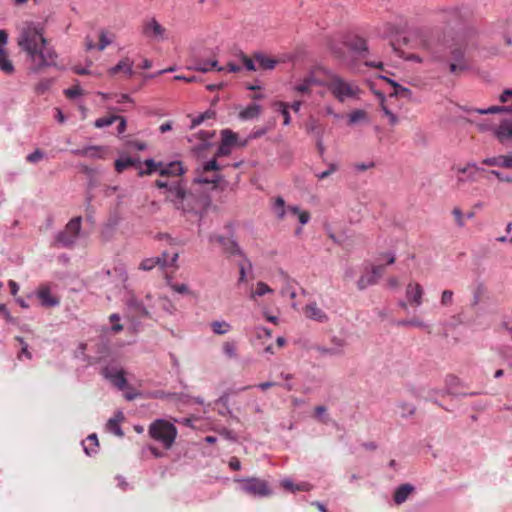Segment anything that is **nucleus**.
<instances>
[{
	"label": "nucleus",
	"mask_w": 512,
	"mask_h": 512,
	"mask_svg": "<svg viewBox=\"0 0 512 512\" xmlns=\"http://www.w3.org/2000/svg\"><path fill=\"white\" fill-rule=\"evenodd\" d=\"M18 45L32 63V71L55 64L56 54L48 45L43 34H20Z\"/></svg>",
	"instance_id": "obj_1"
},
{
	"label": "nucleus",
	"mask_w": 512,
	"mask_h": 512,
	"mask_svg": "<svg viewBox=\"0 0 512 512\" xmlns=\"http://www.w3.org/2000/svg\"><path fill=\"white\" fill-rule=\"evenodd\" d=\"M474 16V11L467 4L449 6L438 9L435 12V20L448 28H459L469 23Z\"/></svg>",
	"instance_id": "obj_2"
},
{
	"label": "nucleus",
	"mask_w": 512,
	"mask_h": 512,
	"mask_svg": "<svg viewBox=\"0 0 512 512\" xmlns=\"http://www.w3.org/2000/svg\"><path fill=\"white\" fill-rule=\"evenodd\" d=\"M331 94L339 102L360 99L362 90L354 81H346L337 74L329 73V81L325 84Z\"/></svg>",
	"instance_id": "obj_3"
},
{
	"label": "nucleus",
	"mask_w": 512,
	"mask_h": 512,
	"mask_svg": "<svg viewBox=\"0 0 512 512\" xmlns=\"http://www.w3.org/2000/svg\"><path fill=\"white\" fill-rule=\"evenodd\" d=\"M235 482L239 483V490L241 492L252 497L264 498L273 494L269 483L258 477L237 478Z\"/></svg>",
	"instance_id": "obj_4"
},
{
	"label": "nucleus",
	"mask_w": 512,
	"mask_h": 512,
	"mask_svg": "<svg viewBox=\"0 0 512 512\" xmlns=\"http://www.w3.org/2000/svg\"><path fill=\"white\" fill-rule=\"evenodd\" d=\"M149 435L161 442L166 449H169L175 441L177 429L173 424L163 419H158L150 425Z\"/></svg>",
	"instance_id": "obj_5"
},
{
	"label": "nucleus",
	"mask_w": 512,
	"mask_h": 512,
	"mask_svg": "<svg viewBox=\"0 0 512 512\" xmlns=\"http://www.w3.org/2000/svg\"><path fill=\"white\" fill-rule=\"evenodd\" d=\"M81 222L82 218L80 216L72 218L65 228L57 233V244L65 248L73 247L81 236Z\"/></svg>",
	"instance_id": "obj_6"
},
{
	"label": "nucleus",
	"mask_w": 512,
	"mask_h": 512,
	"mask_svg": "<svg viewBox=\"0 0 512 512\" xmlns=\"http://www.w3.org/2000/svg\"><path fill=\"white\" fill-rule=\"evenodd\" d=\"M273 210L279 220H283L286 216L297 218L301 225H305L310 220V214L307 211L301 210L298 206H285V201L282 197H277Z\"/></svg>",
	"instance_id": "obj_7"
},
{
	"label": "nucleus",
	"mask_w": 512,
	"mask_h": 512,
	"mask_svg": "<svg viewBox=\"0 0 512 512\" xmlns=\"http://www.w3.org/2000/svg\"><path fill=\"white\" fill-rule=\"evenodd\" d=\"M210 241H217L222 245L224 252L229 257H239L240 259H243L244 261L247 262L248 268L252 267L251 261L246 257L245 253L243 252L238 242L234 238L216 235L211 236Z\"/></svg>",
	"instance_id": "obj_8"
},
{
	"label": "nucleus",
	"mask_w": 512,
	"mask_h": 512,
	"mask_svg": "<svg viewBox=\"0 0 512 512\" xmlns=\"http://www.w3.org/2000/svg\"><path fill=\"white\" fill-rule=\"evenodd\" d=\"M332 347L330 346H323L319 344H313L309 347V349L315 350L318 352L321 356H330V357H340L343 356L345 353V347L347 345V342L343 338H339L336 336H333L331 338Z\"/></svg>",
	"instance_id": "obj_9"
},
{
	"label": "nucleus",
	"mask_w": 512,
	"mask_h": 512,
	"mask_svg": "<svg viewBox=\"0 0 512 512\" xmlns=\"http://www.w3.org/2000/svg\"><path fill=\"white\" fill-rule=\"evenodd\" d=\"M188 195L187 189L181 180L171 181V186L166 193L167 199L171 201L177 209L184 210V200Z\"/></svg>",
	"instance_id": "obj_10"
},
{
	"label": "nucleus",
	"mask_w": 512,
	"mask_h": 512,
	"mask_svg": "<svg viewBox=\"0 0 512 512\" xmlns=\"http://www.w3.org/2000/svg\"><path fill=\"white\" fill-rule=\"evenodd\" d=\"M425 291L423 286L415 281H410L405 288V298L410 306L419 308L424 303Z\"/></svg>",
	"instance_id": "obj_11"
},
{
	"label": "nucleus",
	"mask_w": 512,
	"mask_h": 512,
	"mask_svg": "<svg viewBox=\"0 0 512 512\" xmlns=\"http://www.w3.org/2000/svg\"><path fill=\"white\" fill-rule=\"evenodd\" d=\"M102 375L119 390H124L127 387L125 371L121 367L108 365L102 369Z\"/></svg>",
	"instance_id": "obj_12"
},
{
	"label": "nucleus",
	"mask_w": 512,
	"mask_h": 512,
	"mask_svg": "<svg viewBox=\"0 0 512 512\" xmlns=\"http://www.w3.org/2000/svg\"><path fill=\"white\" fill-rule=\"evenodd\" d=\"M151 300V295L146 296L147 303H144L135 297H131L127 300V306L132 313L141 318H152L153 305L151 304Z\"/></svg>",
	"instance_id": "obj_13"
},
{
	"label": "nucleus",
	"mask_w": 512,
	"mask_h": 512,
	"mask_svg": "<svg viewBox=\"0 0 512 512\" xmlns=\"http://www.w3.org/2000/svg\"><path fill=\"white\" fill-rule=\"evenodd\" d=\"M7 43L8 34H0V70L6 75H12L15 72V67L10 59Z\"/></svg>",
	"instance_id": "obj_14"
},
{
	"label": "nucleus",
	"mask_w": 512,
	"mask_h": 512,
	"mask_svg": "<svg viewBox=\"0 0 512 512\" xmlns=\"http://www.w3.org/2000/svg\"><path fill=\"white\" fill-rule=\"evenodd\" d=\"M305 317L311 321L325 324L329 321V315L315 301L307 303L303 308Z\"/></svg>",
	"instance_id": "obj_15"
},
{
	"label": "nucleus",
	"mask_w": 512,
	"mask_h": 512,
	"mask_svg": "<svg viewBox=\"0 0 512 512\" xmlns=\"http://www.w3.org/2000/svg\"><path fill=\"white\" fill-rule=\"evenodd\" d=\"M383 274L382 266H373L371 270H366L357 281V288L365 290L369 286L375 285Z\"/></svg>",
	"instance_id": "obj_16"
},
{
	"label": "nucleus",
	"mask_w": 512,
	"mask_h": 512,
	"mask_svg": "<svg viewBox=\"0 0 512 512\" xmlns=\"http://www.w3.org/2000/svg\"><path fill=\"white\" fill-rule=\"evenodd\" d=\"M456 171L459 174L457 178L458 183H465L475 182L477 180V173L484 171V169L477 166L475 162H469L465 166L458 167Z\"/></svg>",
	"instance_id": "obj_17"
},
{
	"label": "nucleus",
	"mask_w": 512,
	"mask_h": 512,
	"mask_svg": "<svg viewBox=\"0 0 512 512\" xmlns=\"http://www.w3.org/2000/svg\"><path fill=\"white\" fill-rule=\"evenodd\" d=\"M314 85H324L318 81L313 73L304 77L299 83L293 85L292 90L300 94H308L311 91V87Z\"/></svg>",
	"instance_id": "obj_18"
},
{
	"label": "nucleus",
	"mask_w": 512,
	"mask_h": 512,
	"mask_svg": "<svg viewBox=\"0 0 512 512\" xmlns=\"http://www.w3.org/2000/svg\"><path fill=\"white\" fill-rule=\"evenodd\" d=\"M482 163L487 166H496L506 169H512V153L487 157L482 160Z\"/></svg>",
	"instance_id": "obj_19"
},
{
	"label": "nucleus",
	"mask_w": 512,
	"mask_h": 512,
	"mask_svg": "<svg viewBox=\"0 0 512 512\" xmlns=\"http://www.w3.org/2000/svg\"><path fill=\"white\" fill-rule=\"evenodd\" d=\"M98 41L97 44L94 43V40L90 37L86 38L85 46L87 50L98 49L99 51L104 50L109 44L113 42V38L108 34H94Z\"/></svg>",
	"instance_id": "obj_20"
},
{
	"label": "nucleus",
	"mask_w": 512,
	"mask_h": 512,
	"mask_svg": "<svg viewBox=\"0 0 512 512\" xmlns=\"http://www.w3.org/2000/svg\"><path fill=\"white\" fill-rule=\"evenodd\" d=\"M415 490V487L412 485V484H402L400 486H398L395 491H394V495H393V500L395 502V504L397 505H401L403 504L408 498L409 496L414 492Z\"/></svg>",
	"instance_id": "obj_21"
},
{
	"label": "nucleus",
	"mask_w": 512,
	"mask_h": 512,
	"mask_svg": "<svg viewBox=\"0 0 512 512\" xmlns=\"http://www.w3.org/2000/svg\"><path fill=\"white\" fill-rule=\"evenodd\" d=\"M345 44L348 46L350 51L359 56H364L368 51L366 41L356 35L352 39H346Z\"/></svg>",
	"instance_id": "obj_22"
},
{
	"label": "nucleus",
	"mask_w": 512,
	"mask_h": 512,
	"mask_svg": "<svg viewBox=\"0 0 512 512\" xmlns=\"http://www.w3.org/2000/svg\"><path fill=\"white\" fill-rule=\"evenodd\" d=\"M161 176H181L184 174V168L180 161H172L167 164L163 163V166L159 169Z\"/></svg>",
	"instance_id": "obj_23"
},
{
	"label": "nucleus",
	"mask_w": 512,
	"mask_h": 512,
	"mask_svg": "<svg viewBox=\"0 0 512 512\" xmlns=\"http://www.w3.org/2000/svg\"><path fill=\"white\" fill-rule=\"evenodd\" d=\"M452 56H453V59H454V62H452L450 64V71L452 73H457V72H460V71L468 70L469 66L466 63L465 59H464V53H463L462 50L455 49L452 52Z\"/></svg>",
	"instance_id": "obj_24"
},
{
	"label": "nucleus",
	"mask_w": 512,
	"mask_h": 512,
	"mask_svg": "<svg viewBox=\"0 0 512 512\" xmlns=\"http://www.w3.org/2000/svg\"><path fill=\"white\" fill-rule=\"evenodd\" d=\"M494 134L500 142L512 140V121L504 120L495 128Z\"/></svg>",
	"instance_id": "obj_25"
},
{
	"label": "nucleus",
	"mask_w": 512,
	"mask_h": 512,
	"mask_svg": "<svg viewBox=\"0 0 512 512\" xmlns=\"http://www.w3.org/2000/svg\"><path fill=\"white\" fill-rule=\"evenodd\" d=\"M261 106L256 103H251L239 112V118L244 121L253 120L261 114Z\"/></svg>",
	"instance_id": "obj_26"
},
{
	"label": "nucleus",
	"mask_w": 512,
	"mask_h": 512,
	"mask_svg": "<svg viewBox=\"0 0 512 512\" xmlns=\"http://www.w3.org/2000/svg\"><path fill=\"white\" fill-rule=\"evenodd\" d=\"M37 296L43 306L55 307L59 305V300L53 296L48 288H42L38 291Z\"/></svg>",
	"instance_id": "obj_27"
},
{
	"label": "nucleus",
	"mask_w": 512,
	"mask_h": 512,
	"mask_svg": "<svg viewBox=\"0 0 512 512\" xmlns=\"http://www.w3.org/2000/svg\"><path fill=\"white\" fill-rule=\"evenodd\" d=\"M98 437L95 433L90 434L85 441L82 442L84 452L88 456L95 455L98 451Z\"/></svg>",
	"instance_id": "obj_28"
},
{
	"label": "nucleus",
	"mask_w": 512,
	"mask_h": 512,
	"mask_svg": "<svg viewBox=\"0 0 512 512\" xmlns=\"http://www.w3.org/2000/svg\"><path fill=\"white\" fill-rule=\"evenodd\" d=\"M133 62L129 58H124L117 65L112 67L110 69L111 74H116L119 71H124L129 77H131L134 74V71L132 69Z\"/></svg>",
	"instance_id": "obj_29"
},
{
	"label": "nucleus",
	"mask_w": 512,
	"mask_h": 512,
	"mask_svg": "<svg viewBox=\"0 0 512 512\" xmlns=\"http://www.w3.org/2000/svg\"><path fill=\"white\" fill-rule=\"evenodd\" d=\"M268 293H273V289H271L266 283L260 281L256 284V289L251 291L250 299L255 301L257 297L264 296Z\"/></svg>",
	"instance_id": "obj_30"
},
{
	"label": "nucleus",
	"mask_w": 512,
	"mask_h": 512,
	"mask_svg": "<svg viewBox=\"0 0 512 512\" xmlns=\"http://www.w3.org/2000/svg\"><path fill=\"white\" fill-rule=\"evenodd\" d=\"M179 258L178 253H174L170 259H168V253L163 252L160 256L155 257V259H159V263H157V266L161 268H165L168 266L174 265Z\"/></svg>",
	"instance_id": "obj_31"
},
{
	"label": "nucleus",
	"mask_w": 512,
	"mask_h": 512,
	"mask_svg": "<svg viewBox=\"0 0 512 512\" xmlns=\"http://www.w3.org/2000/svg\"><path fill=\"white\" fill-rule=\"evenodd\" d=\"M274 106L282 114L284 118L283 124L288 126L291 123L289 104L282 101H277L274 103Z\"/></svg>",
	"instance_id": "obj_32"
},
{
	"label": "nucleus",
	"mask_w": 512,
	"mask_h": 512,
	"mask_svg": "<svg viewBox=\"0 0 512 512\" xmlns=\"http://www.w3.org/2000/svg\"><path fill=\"white\" fill-rule=\"evenodd\" d=\"M195 70L206 73L210 71L211 68L217 69V71H222L224 68L218 65L217 60H213L210 62H199L193 67Z\"/></svg>",
	"instance_id": "obj_33"
},
{
	"label": "nucleus",
	"mask_w": 512,
	"mask_h": 512,
	"mask_svg": "<svg viewBox=\"0 0 512 512\" xmlns=\"http://www.w3.org/2000/svg\"><path fill=\"white\" fill-rule=\"evenodd\" d=\"M211 328L215 334L225 335L231 330V325L226 321H213Z\"/></svg>",
	"instance_id": "obj_34"
},
{
	"label": "nucleus",
	"mask_w": 512,
	"mask_h": 512,
	"mask_svg": "<svg viewBox=\"0 0 512 512\" xmlns=\"http://www.w3.org/2000/svg\"><path fill=\"white\" fill-rule=\"evenodd\" d=\"M138 162L139 160L130 157L120 158L115 161V169L120 173L128 167L135 166Z\"/></svg>",
	"instance_id": "obj_35"
},
{
	"label": "nucleus",
	"mask_w": 512,
	"mask_h": 512,
	"mask_svg": "<svg viewBox=\"0 0 512 512\" xmlns=\"http://www.w3.org/2000/svg\"><path fill=\"white\" fill-rule=\"evenodd\" d=\"M144 163L147 166V169L145 171L141 170L139 172L140 176L150 175V174H152L153 172H156V171L159 172L160 167L163 166V162H156L155 160H153L151 158L150 159H146Z\"/></svg>",
	"instance_id": "obj_36"
},
{
	"label": "nucleus",
	"mask_w": 512,
	"mask_h": 512,
	"mask_svg": "<svg viewBox=\"0 0 512 512\" xmlns=\"http://www.w3.org/2000/svg\"><path fill=\"white\" fill-rule=\"evenodd\" d=\"M237 134L229 129H224L221 131V143L228 145L232 148L233 145L236 144Z\"/></svg>",
	"instance_id": "obj_37"
},
{
	"label": "nucleus",
	"mask_w": 512,
	"mask_h": 512,
	"mask_svg": "<svg viewBox=\"0 0 512 512\" xmlns=\"http://www.w3.org/2000/svg\"><path fill=\"white\" fill-rule=\"evenodd\" d=\"M486 291V287L482 282H478L475 284L473 288V299H472V306H476L479 304L481 297Z\"/></svg>",
	"instance_id": "obj_38"
},
{
	"label": "nucleus",
	"mask_w": 512,
	"mask_h": 512,
	"mask_svg": "<svg viewBox=\"0 0 512 512\" xmlns=\"http://www.w3.org/2000/svg\"><path fill=\"white\" fill-rule=\"evenodd\" d=\"M255 60L263 69H273L276 65V61L274 59L268 58L263 54H256Z\"/></svg>",
	"instance_id": "obj_39"
},
{
	"label": "nucleus",
	"mask_w": 512,
	"mask_h": 512,
	"mask_svg": "<svg viewBox=\"0 0 512 512\" xmlns=\"http://www.w3.org/2000/svg\"><path fill=\"white\" fill-rule=\"evenodd\" d=\"M440 304L442 307H450L454 304V292L450 289H445L441 292Z\"/></svg>",
	"instance_id": "obj_40"
},
{
	"label": "nucleus",
	"mask_w": 512,
	"mask_h": 512,
	"mask_svg": "<svg viewBox=\"0 0 512 512\" xmlns=\"http://www.w3.org/2000/svg\"><path fill=\"white\" fill-rule=\"evenodd\" d=\"M399 414L403 418H407L412 416L415 413V407L414 405L406 402H401L398 405Z\"/></svg>",
	"instance_id": "obj_41"
},
{
	"label": "nucleus",
	"mask_w": 512,
	"mask_h": 512,
	"mask_svg": "<svg viewBox=\"0 0 512 512\" xmlns=\"http://www.w3.org/2000/svg\"><path fill=\"white\" fill-rule=\"evenodd\" d=\"M223 352L224 354L231 359H234L237 357V347L236 344L232 341H226L224 342L223 346Z\"/></svg>",
	"instance_id": "obj_42"
},
{
	"label": "nucleus",
	"mask_w": 512,
	"mask_h": 512,
	"mask_svg": "<svg viewBox=\"0 0 512 512\" xmlns=\"http://www.w3.org/2000/svg\"><path fill=\"white\" fill-rule=\"evenodd\" d=\"M107 430L112 432L118 437H123L124 432L120 426V422H117V420L109 419L106 424Z\"/></svg>",
	"instance_id": "obj_43"
},
{
	"label": "nucleus",
	"mask_w": 512,
	"mask_h": 512,
	"mask_svg": "<svg viewBox=\"0 0 512 512\" xmlns=\"http://www.w3.org/2000/svg\"><path fill=\"white\" fill-rule=\"evenodd\" d=\"M381 110L383 114L388 118V121L391 125H396L398 123V117L394 114L384 103V97H382V101L380 104Z\"/></svg>",
	"instance_id": "obj_44"
},
{
	"label": "nucleus",
	"mask_w": 512,
	"mask_h": 512,
	"mask_svg": "<svg viewBox=\"0 0 512 512\" xmlns=\"http://www.w3.org/2000/svg\"><path fill=\"white\" fill-rule=\"evenodd\" d=\"M474 112L478 114H495V113H501L505 111H510V107H503V106H491L487 109H474Z\"/></svg>",
	"instance_id": "obj_45"
},
{
	"label": "nucleus",
	"mask_w": 512,
	"mask_h": 512,
	"mask_svg": "<svg viewBox=\"0 0 512 512\" xmlns=\"http://www.w3.org/2000/svg\"><path fill=\"white\" fill-rule=\"evenodd\" d=\"M143 32L158 33L162 31L160 24L154 18H151L144 23Z\"/></svg>",
	"instance_id": "obj_46"
},
{
	"label": "nucleus",
	"mask_w": 512,
	"mask_h": 512,
	"mask_svg": "<svg viewBox=\"0 0 512 512\" xmlns=\"http://www.w3.org/2000/svg\"><path fill=\"white\" fill-rule=\"evenodd\" d=\"M118 116L112 115L108 117H102L95 121V127L97 128H104L112 125L115 121H117Z\"/></svg>",
	"instance_id": "obj_47"
},
{
	"label": "nucleus",
	"mask_w": 512,
	"mask_h": 512,
	"mask_svg": "<svg viewBox=\"0 0 512 512\" xmlns=\"http://www.w3.org/2000/svg\"><path fill=\"white\" fill-rule=\"evenodd\" d=\"M53 84V80L50 78H44L39 81L36 85L35 90L38 94H44L46 91L50 89Z\"/></svg>",
	"instance_id": "obj_48"
},
{
	"label": "nucleus",
	"mask_w": 512,
	"mask_h": 512,
	"mask_svg": "<svg viewBox=\"0 0 512 512\" xmlns=\"http://www.w3.org/2000/svg\"><path fill=\"white\" fill-rule=\"evenodd\" d=\"M159 259H155V257L153 258H147V259H144L140 265H139V269L140 270H143V271H150L152 270L155 266H157V263H159Z\"/></svg>",
	"instance_id": "obj_49"
},
{
	"label": "nucleus",
	"mask_w": 512,
	"mask_h": 512,
	"mask_svg": "<svg viewBox=\"0 0 512 512\" xmlns=\"http://www.w3.org/2000/svg\"><path fill=\"white\" fill-rule=\"evenodd\" d=\"M221 179H222V177L220 175L216 174L212 178L199 176V177L195 178L194 182H196L198 184H214V185H216L221 181Z\"/></svg>",
	"instance_id": "obj_50"
},
{
	"label": "nucleus",
	"mask_w": 512,
	"mask_h": 512,
	"mask_svg": "<svg viewBox=\"0 0 512 512\" xmlns=\"http://www.w3.org/2000/svg\"><path fill=\"white\" fill-rule=\"evenodd\" d=\"M238 267H239V279H238V283H243L246 281V278H247V271L248 270H251V268H248L247 267V262L244 261L243 259H241L239 262H238Z\"/></svg>",
	"instance_id": "obj_51"
},
{
	"label": "nucleus",
	"mask_w": 512,
	"mask_h": 512,
	"mask_svg": "<svg viewBox=\"0 0 512 512\" xmlns=\"http://www.w3.org/2000/svg\"><path fill=\"white\" fill-rule=\"evenodd\" d=\"M16 340L20 343L21 345V352L19 354V358L21 359L23 356H25L27 359H32V354L31 352L28 350V344H26L23 340L22 337H16Z\"/></svg>",
	"instance_id": "obj_52"
},
{
	"label": "nucleus",
	"mask_w": 512,
	"mask_h": 512,
	"mask_svg": "<svg viewBox=\"0 0 512 512\" xmlns=\"http://www.w3.org/2000/svg\"><path fill=\"white\" fill-rule=\"evenodd\" d=\"M44 157H45L44 152L41 151L40 149H36L32 153L28 154L26 159L30 163H37L38 161H40Z\"/></svg>",
	"instance_id": "obj_53"
},
{
	"label": "nucleus",
	"mask_w": 512,
	"mask_h": 512,
	"mask_svg": "<svg viewBox=\"0 0 512 512\" xmlns=\"http://www.w3.org/2000/svg\"><path fill=\"white\" fill-rule=\"evenodd\" d=\"M366 117V113L363 110H355L349 115V123L355 124Z\"/></svg>",
	"instance_id": "obj_54"
},
{
	"label": "nucleus",
	"mask_w": 512,
	"mask_h": 512,
	"mask_svg": "<svg viewBox=\"0 0 512 512\" xmlns=\"http://www.w3.org/2000/svg\"><path fill=\"white\" fill-rule=\"evenodd\" d=\"M452 215L454 216L456 224L458 225V227L462 228V227L465 226L464 216H463V213H462L460 208L455 207L452 210Z\"/></svg>",
	"instance_id": "obj_55"
},
{
	"label": "nucleus",
	"mask_w": 512,
	"mask_h": 512,
	"mask_svg": "<svg viewBox=\"0 0 512 512\" xmlns=\"http://www.w3.org/2000/svg\"><path fill=\"white\" fill-rule=\"evenodd\" d=\"M337 170V165L334 164V163H330L328 165V168L325 170V171H322V172H319V173H316V177L320 180L324 179V178H327L328 176H330L332 173H334L335 171Z\"/></svg>",
	"instance_id": "obj_56"
},
{
	"label": "nucleus",
	"mask_w": 512,
	"mask_h": 512,
	"mask_svg": "<svg viewBox=\"0 0 512 512\" xmlns=\"http://www.w3.org/2000/svg\"><path fill=\"white\" fill-rule=\"evenodd\" d=\"M281 485L284 489H286L288 491H291V492L299 491V487L297 486V484H294L293 481L289 478L283 479L281 481Z\"/></svg>",
	"instance_id": "obj_57"
},
{
	"label": "nucleus",
	"mask_w": 512,
	"mask_h": 512,
	"mask_svg": "<svg viewBox=\"0 0 512 512\" xmlns=\"http://www.w3.org/2000/svg\"><path fill=\"white\" fill-rule=\"evenodd\" d=\"M202 169L204 172L211 171V170L217 171V170H220V166L217 163L216 159L214 158V159H211V160L205 162L203 164Z\"/></svg>",
	"instance_id": "obj_58"
},
{
	"label": "nucleus",
	"mask_w": 512,
	"mask_h": 512,
	"mask_svg": "<svg viewBox=\"0 0 512 512\" xmlns=\"http://www.w3.org/2000/svg\"><path fill=\"white\" fill-rule=\"evenodd\" d=\"M211 114L210 112H205L203 114L198 115L197 117L192 119L191 122V129L195 128L196 126L200 125L205 119L210 118Z\"/></svg>",
	"instance_id": "obj_59"
},
{
	"label": "nucleus",
	"mask_w": 512,
	"mask_h": 512,
	"mask_svg": "<svg viewBox=\"0 0 512 512\" xmlns=\"http://www.w3.org/2000/svg\"><path fill=\"white\" fill-rule=\"evenodd\" d=\"M65 94L69 98H76L82 94V89L79 86H73L71 88L66 89Z\"/></svg>",
	"instance_id": "obj_60"
},
{
	"label": "nucleus",
	"mask_w": 512,
	"mask_h": 512,
	"mask_svg": "<svg viewBox=\"0 0 512 512\" xmlns=\"http://www.w3.org/2000/svg\"><path fill=\"white\" fill-rule=\"evenodd\" d=\"M231 151L232 148L230 146L221 143L216 152V157L228 156L231 153Z\"/></svg>",
	"instance_id": "obj_61"
},
{
	"label": "nucleus",
	"mask_w": 512,
	"mask_h": 512,
	"mask_svg": "<svg viewBox=\"0 0 512 512\" xmlns=\"http://www.w3.org/2000/svg\"><path fill=\"white\" fill-rule=\"evenodd\" d=\"M391 95L392 96L402 95V96H406V97H411L412 91L409 88L399 85V87H397L395 89V92L392 93Z\"/></svg>",
	"instance_id": "obj_62"
},
{
	"label": "nucleus",
	"mask_w": 512,
	"mask_h": 512,
	"mask_svg": "<svg viewBox=\"0 0 512 512\" xmlns=\"http://www.w3.org/2000/svg\"><path fill=\"white\" fill-rule=\"evenodd\" d=\"M326 412H327V409H326L325 406H317L315 408V415H316V417L319 420L323 421L324 423L327 422V419L325 418Z\"/></svg>",
	"instance_id": "obj_63"
},
{
	"label": "nucleus",
	"mask_w": 512,
	"mask_h": 512,
	"mask_svg": "<svg viewBox=\"0 0 512 512\" xmlns=\"http://www.w3.org/2000/svg\"><path fill=\"white\" fill-rule=\"evenodd\" d=\"M489 173L497 177L500 181L512 183V176L504 175L497 170H491Z\"/></svg>",
	"instance_id": "obj_64"
}]
</instances>
